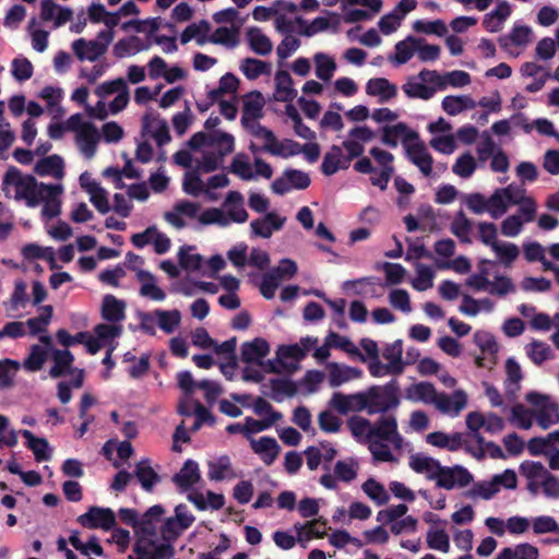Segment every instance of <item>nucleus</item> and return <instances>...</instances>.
Here are the masks:
<instances>
[{
    "label": "nucleus",
    "mask_w": 559,
    "mask_h": 559,
    "mask_svg": "<svg viewBox=\"0 0 559 559\" xmlns=\"http://www.w3.org/2000/svg\"><path fill=\"white\" fill-rule=\"evenodd\" d=\"M188 528L174 516L167 518L160 526L163 543L158 544L153 538H138L133 545L136 558L129 556L128 559H171L176 552L173 544Z\"/></svg>",
    "instance_id": "1"
},
{
    "label": "nucleus",
    "mask_w": 559,
    "mask_h": 559,
    "mask_svg": "<svg viewBox=\"0 0 559 559\" xmlns=\"http://www.w3.org/2000/svg\"><path fill=\"white\" fill-rule=\"evenodd\" d=\"M2 183L4 190L8 186H13L15 200H24L28 207H35L41 202L45 190H57L55 185L38 182L34 176L23 175L15 166L8 168Z\"/></svg>",
    "instance_id": "2"
},
{
    "label": "nucleus",
    "mask_w": 559,
    "mask_h": 559,
    "mask_svg": "<svg viewBox=\"0 0 559 559\" xmlns=\"http://www.w3.org/2000/svg\"><path fill=\"white\" fill-rule=\"evenodd\" d=\"M400 384L397 380L392 379L384 385H371L362 392L369 415L384 414L400 405L399 399Z\"/></svg>",
    "instance_id": "3"
},
{
    "label": "nucleus",
    "mask_w": 559,
    "mask_h": 559,
    "mask_svg": "<svg viewBox=\"0 0 559 559\" xmlns=\"http://www.w3.org/2000/svg\"><path fill=\"white\" fill-rule=\"evenodd\" d=\"M526 401L537 408L536 421L543 429L559 423V406L551 402L548 395L530 392L526 394Z\"/></svg>",
    "instance_id": "4"
},
{
    "label": "nucleus",
    "mask_w": 559,
    "mask_h": 559,
    "mask_svg": "<svg viewBox=\"0 0 559 559\" xmlns=\"http://www.w3.org/2000/svg\"><path fill=\"white\" fill-rule=\"evenodd\" d=\"M429 478L436 479L437 486L447 490L453 489L456 485L459 487H465L473 480L472 474L461 465L453 467L440 465L435 474L429 475Z\"/></svg>",
    "instance_id": "5"
},
{
    "label": "nucleus",
    "mask_w": 559,
    "mask_h": 559,
    "mask_svg": "<svg viewBox=\"0 0 559 559\" xmlns=\"http://www.w3.org/2000/svg\"><path fill=\"white\" fill-rule=\"evenodd\" d=\"M78 522L83 527L104 531H111L117 523L115 512L109 508L100 507H91L87 512L78 518Z\"/></svg>",
    "instance_id": "6"
},
{
    "label": "nucleus",
    "mask_w": 559,
    "mask_h": 559,
    "mask_svg": "<svg viewBox=\"0 0 559 559\" xmlns=\"http://www.w3.org/2000/svg\"><path fill=\"white\" fill-rule=\"evenodd\" d=\"M329 406L341 415H347L350 412L366 411L367 402L362 392L354 394L334 392L329 401Z\"/></svg>",
    "instance_id": "7"
},
{
    "label": "nucleus",
    "mask_w": 559,
    "mask_h": 559,
    "mask_svg": "<svg viewBox=\"0 0 559 559\" xmlns=\"http://www.w3.org/2000/svg\"><path fill=\"white\" fill-rule=\"evenodd\" d=\"M467 406V394L459 389L452 394L440 392L435 407L442 414L456 417Z\"/></svg>",
    "instance_id": "8"
},
{
    "label": "nucleus",
    "mask_w": 559,
    "mask_h": 559,
    "mask_svg": "<svg viewBox=\"0 0 559 559\" xmlns=\"http://www.w3.org/2000/svg\"><path fill=\"white\" fill-rule=\"evenodd\" d=\"M142 132L151 133L158 146H164L171 140L167 122L163 119H158V117L152 112H146L143 116Z\"/></svg>",
    "instance_id": "9"
},
{
    "label": "nucleus",
    "mask_w": 559,
    "mask_h": 559,
    "mask_svg": "<svg viewBox=\"0 0 559 559\" xmlns=\"http://www.w3.org/2000/svg\"><path fill=\"white\" fill-rule=\"evenodd\" d=\"M344 285L345 287H355V294L370 298H380L385 287V284L376 276L347 281Z\"/></svg>",
    "instance_id": "10"
},
{
    "label": "nucleus",
    "mask_w": 559,
    "mask_h": 559,
    "mask_svg": "<svg viewBox=\"0 0 559 559\" xmlns=\"http://www.w3.org/2000/svg\"><path fill=\"white\" fill-rule=\"evenodd\" d=\"M402 138L404 145L406 146L408 141L418 140V133L408 129V127L399 122L394 126H384L382 129L381 141L383 144L390 147L397 146V140Z\"/></svg>",
    "instance_id": "11"
},
{
    "label": "nucleus",
    "mask_w": 559,
    "mask_h": 559,
    "mask_svg": "<svg viewBox=\"0 0 559 559\" xmlns=\"http://www.w3.org/2000/svg\"><path fill=\"white\" fill-rule=\"evenodd\" d=\"M264 107V97L261 92L252 91L245 95L241 123L248 127L249 121H254L262 117Z\"/></svg>",
    "instance_id": "12"
},
{
    "label": "nucleus",
    "mask_w": 559,
    "mask_h": 559,
    "mask_svg": "<svg viewBox=\"0 0 559 559\" xmlns=\"http://www.w3.org/2000/svg\"><path fill=\"white\" fill-rule=\"evenodd\" d=\"M286 218L280 217L275 212L266 213L262 218L253 219L250 224L251 230L255 236L270 238L274 230H280Z\"/></svg>",
    "instance_id": "13"
},
{
    "label": "nucleus",
    "mask_w": 559,
    "mask_h": 559,
    "mask_svg": "<svg viewBox=\"0 0 559 559\" xmlns=\"http://www.w3.org/2000/svg\"><path fill=\"white\" fill-rule=\"evenodd\" d=\"M397 420L394 416H381L373 424L368 433L369 443H378L392 438V433L396 432Z\"/></svg>",
    "instance_id": "14"
},
{
    "label": "nucleus",
    "mask_w": 559,
    "mask_h": 559,
    "mask_svg": "<svg viewBox=\"0 0 559 559\" xmlns=\"http://www.w3.org/2000/svg\"><path fill=\"white\" fill-rule=\"evenodd\" d=\"M250 447L255 454L260 455L262 462L267 466L274 463L281 451L276 439L266 436L261 437L259 440L251 439Z\"/></svg>",
    "instance_id": "15"
},
{
    "label": "nucleus",
    "mask_w": 559,
    "mask_h": 559,
    "mask_svg": "<svg viewBox=\"0 0 559 559\" xmlns=\"http://www.w3.org/2000/svg\"><path fill=\"white\" fill-rule=\"evenodd\" d=\"M99 139V132L92 122H86L82 130L76 133V142L86 158L94 157Z\"/></svg>",
    "instance_id": "16"
},
{
    "label": "nucleus",
    "mask_w": 559,
    "mask_h": 559,
    "mask_svg": "<svg viewBox=\"0 0 559 559\" xmlns=\"http://www.w3.org/2000/svg\"><path fill=\"white\" fill-rule=\"evenodd\" d=\"M406 154L408 159L416 165L419 170L426 176L432 173V156L427 152L423 142L406 145Z\"/></svg>",
    "instance_id": "17"
},
{
    "label": "nucleus",
    "mask_w": 559,
    "mask_h": 559,
    "mask_svg": "<svg viewBox=\"0 0 559 559\" xmlns=\"http://www.w3.org/2000/svg\"><path fill=\"white\" fill-rule=\"evenodd\" d=\"M366 93L369 96H378L379 103L384 104L396 97L397 87L385 78H373L367 82Z\"/></svg>",
    "instance_id": "18"
},
{
    "label": "nucleus",
    "mask_w": 559,
    "mask_h": 559,
    "mask_svg": "<svg viewBox=\"0 0 559 559\" xmlns=\"http://www.w3.org/2000/svg\"><path fill=\"white\" fill-rule=\"evenodd\" d=\"M270 353V345L266 340L255 337L251 342H245L241 345L240 358L243 362L262 364L261 360Z\"/></svg>",
    "instance_id": "19"
},
{
    "label": "nucleus",
    "mask_w": 559,
    "mask_h": 559,
    "mask_svg": "<svg viewBox=\"0 0 559 559\" xmlns=\"http://www.w3.org/2000/svg\"><path fill=\"white\" fill-rule=\"evenodd\" d=\"M72 49L74 55L81 61L85 59L95 61L107 51L106 44H102L98 40L86 41L84 38L74 40L72 43Z\"/></svg>",
    "instance_id": "20"
},
{
    "label": "nucleus",
    "mask_w": 559,
    "mask_h": 559,
    "mask_svg": "<svg viewBox=\"0 0 559 559\" xmlns=\"http://www.w3.org/2000/svg\"><path fill=\"white\" fill-rule=\"evenodd\" d=\"M440 392L431 382L421 381L414 383L406 389V399L412 402H423L435 405Z\"/></svg>",
    "instance_id": "21"
},
{
    "label": "nucleus",
    "mask_w": 559,
    "mask_h": 559,
    "mask_svg": "<svg viewBox=\"0 0 559 559\" xmlns=\"http://www.w3.org/2000/svg\"><path fill=\"white\" fill-rule=\"evenodd\" d=\"M201 479V474L199 469V465L193 460H187L183 463L181 469L174 475L173 481L182 490L186 491L190 489L193 485L199 483Z\"/></svg>",
    "instance_id": "22"
},
{
    "label": "nucleus",
    "mask_w": 559,
    "mask_h": 559,
    "mask_svg": "<svg viewBox=\"0 0 559 559\" xmlns=\"http://www.w3.org/2000/svg\"><path fill=\"white\" fill-rule=\"evenodd\" d=\"M297 96V90L294 88V81L286 70H278L275 74V94L277 102L290 103Z\"/></svg>",
    "instance_id": "23"
},
{
    "label": "nucleus",
    "mask_w": 559,
    "mask_h": 559,
    "mask_svg": "<svg viewBox=\"0 0 559 559\" xmlns=\"http://www.w3.org/2000/svg\"><path fill=\"white\" fill-rule=\"evenodd\" d=\"M329 383L332 388H337L350 380L361 377L362 371L355 367L342 366L337 362H330L329 366Z\"/></svg>",
    "instance_id": "24"
},
{
    "label": "nucleus",
    "mask_w": 559,
    "mask_h": 559,
    "mask_svg": "<svg viewBox=\"0 0 559 559\" xmlns=\"http://www.w3.org/2000/svg\"><path fill=\"white\" fill-rule=\"evenodd\" d=\"M34 171L40 177L52 176L60 179L64 175L63 159L60 155L57 154L40 158L35 164Z\"/></svg>",
    "instance_id": "25"
},
{
    "label": "nucleus",
    "mask_w": 559,
    "mask_h": 559,
    "mask_svg": "<svg viewBox=\"0 0 559 559\" xmlns=\"http://www.w3.org/2000/svg\"><path fill=\"white\" fill-rule=\"evenodd\" d=\"M102 317L108 322H120L126 318V302L114 295H105L102 302Z\"/></svg>",
    "instance_id": "26"
},
{
    "label": "nucleus",
    "mask_w": 559,
    "mask_h": 559,
    "mask_svg": "<svg viewBox=\"0 0 559 559\" xmlns=\"http://www.w3.org/2000/svg\"><path fill=\"white\" fill-rule=\"evenodd\" d=\"M276 355L283 367L293 372L299 368L298 361L305 358V349L299 344L281 345Z\"/></svg>",
    "instance_id": "27"
},
{
    "label": "nucleus",
    "mask_w": 559,
    "mask_h": 559,
    "mask_svg": "<svg viewBox=\"0 0 559 559\" xmlns=\"http://www.w3.org/2000/svg\"><path fill=\"white\" fill-rule=\"evenodd\" d=\"M53 366L49 370V376L53 379L60 378L73 371L72 365L74 356L69 349H55L52 353Z\"/></svg>",
    "instance_id": "28"
},
{
    "label": "nucleus",
    "mask_w": 559,
    "mask_h": 559,
    "mask_svg": "<svg viewBox=\"0 0 559 559\" xmlns=\"http://www.w3.org/2000/svg\"><path fill=\"white\" fill-rule=\"evenodd\" d=\"M138 280L142 283L140 295L148 297L155 301H163L166 298V293L155 284V276L145 270H140L136 273Z\"/></svg>",
    "instance_id": "29"
},
{
    "label": "nucleus",
    "mask_w": 559,
    "mask_h": 559,
    "mask_svg": "<svg viewBox=\"0 0 559 559\" xmlns=\"http://www.w3.org/2000/svg\"><path fill=\"white\" fill-rule=\"evenodd\" d=\"M164 514L165 509L162 504H154L148 508L140 518V533L154 537L156 535V524L160 522Z\"/></svg>",
    "instance_id": "30"
},
{
    "label": "nucleus",
    "mask_w": 559,
    "mask_h": 559,
    "mask_svg": "<svg viewBox=\"0 0 559 559\" xmlns=\"http://www.w3.org/2000/svg\"><path fill=\"white\" fill-rule=\"evenodd\" d=\"M402 354H403L402 340H396L393 343L388 344L382 352V356L384 359H386L389 361L392 374H394V376H400L404 371L405 362L402 359Z\"/></svg>",
    "instance_id": "31"
},
{
    "label": "nucleus",
    "mask_w": 559,
    "mask_h": 559,
    "mask_svg": "<svg viewBox=\"0 0 559 559\" xmlns=\"http://www.w3.org/2000/svg\"><path fill=\"white\" fill-rule=\"evenodd\" d=\"M80 183L82 188H84L91 194V202L99 213L106 214L110 211V205L105 189L99 187L95 181L85 185L84 175L80 176Z\"/></svg>",
    "instance_id": "32"
},
{
    "label": "nucleus",
    "mask_w": 559,
    "mask_h": 559,
    "mask_svg": "<svg viewBox=\"0 0 559 559\" xmlns=\"http://www.w3.org/2000/svg\"><path fill=\"white\" fill-rule=\"evenodd\" d=\"M21 435L26 439V447L33 452L37 462L50 460L49 443L47 439L34 436L29 430H21Z\"/></svg>",
    "instance_id": "33"
},
{
    "label": "nucleus",
    "mask_w": 559,
    "mask_h": 559,
    "mask_svg": "<svg viewBox=\"0 0 559 559\" xmlns=\"http://www.w3.org/2000/svg\"><path fill=\"white\" fill-rule=\"evenodd\" d=\"M442 109L450 116H456L464 110L474 109L476 102L468 95H449L442 99Z\"/></svg>",
    "instance_id": "34"
},
{
    "label": "nucleus",
    "mask_w": 559,
    "mask_h": 559,
    "mask_svg": "<svg viewBox=\"0 0 559 559\" xmlns=\"http://www.w3.org/2000/svg\"><path fill=\"white\" fill-rule=\"evenodd\" d=\"M134 475L145 491H152L153 487L160 481L159 475L150 465L148 460L136 463Z\"/></svg>",
    "instance_id": "35"
},
{
    "label": "nucleus",
    "mask_w": 559,
    "mask_h": 559,
    "mask_svg": "<svg viewBox=\"0 0 559 559\" xmlns=\"http://www.w3.org/2000/svg\"><path fill=\"white\" fill-rule=\"evenodd\" d=\"M539 551L538 548L528 544L522 543L516 545L515 547H506L503 548L496 559H538Z\"/></svg>",
    "instance_id": "36"
},
{
    "label": "nucleus",
    "mask_w": 559,
    "mask_h": 559,
    "mask_svg": "<svg viewBox=\"0 0 559 559\" xmlns=\"http://www.w3.org/2000/svg\"><path fill=\"white\" fill-rule=\"evenodd\" d=\"M55 187L57 188L55 191L45 190L41 200L44 202L41 214L48 219L57 217L61 212V201L58 195L62 193V187L59 185H55Z\"/></svg>",
    "instance_id": "37"
},
{
    "label": "nucleus",
    "mask_w": 559,
    "mask_h": 559,
    "mask_svg": "<svg viewBox=\"0 0 559 559\" xmlns=\"http://www.w3.org/2000/svg\"><path fill=\"white\" fill-rule=\"evenodd\" d=\"M210 28V23L206 20H202L199 24L192 23L181 33L180 41L182 45H186L195 38L198 45H204L207 41L206 34Z\"/></svg>",
    "instance_id": "38"
},
{
    "label": "nucleus",
    "mask_w": 559,
    "mask_h": 559,
    "mask_svg": "<svg viewBox=\"0 0 559 559\" xmlns=\"http://www.w3.org/2000/svg\"><path fill=\"white\" fill-rule=\"evenodd\" d=\"M240 70L248 80H255L263 74L271 73V63L248 57L241 61Z\"/></svg>",
    "instance_id": "39"
},
{
    "label": "nucleus",
    "mask_w": 559,
    "mask_h": 559,
    "mask_svg": "<svg viewBox=\"0 0 559 559\" xmlns=\"http://www.w3.org/2000/svg\"><path fill=\"white\" fill-rule=\"evenodd\" d=\"M402 90L408 98H419L424 100L432 98L437 92L435 86H429L423 82H416L415 78L409 79L402 86Z\"/></svg>",
    "instance_id": "40"
},
{
    "label": "nucleus",
    "mask_w": 559,
    "mask_h": 559,
    "mask_svg": "<svg viewBox=\"0 0 559 559\" xmlns=\"http://www.w3.org/2000/svg\"><path fill=\"white\" fill-rule=\"evenodd\" d=\"M251 133L255 138H262L265 140V145L263 147L264 151L269 152L272 155L281 154L283 145H280V142L277 141V138L266 127L255 123L251 128Z\"/></svg>",
    "instance_id": "41"
},
{
    "label": "nucleus",
    "mask_w": 559,
    "mask_h": 559,
    "mask_svg": "<svg viewBox=\"0 0 559 559\" xmlns=\"http://www.w3.org/2000/svg\"><path fill=\"white\" fill-rule=\"evenodd\" d=\"M222 144H225V148L219 150L221 157H225L226 155L234 152L235 139L230 133L219 130L207 133L206 146L216 147L222 146Z\"/></svg>",
    "instance_id": "42"
},
{
    "label": "nucleus",
    "mask_w": 559,
    "mask_h": 559,
    "mask_svg": "<svg viewBox=\"0 0 559 559\" xmlns=\"http://www.w3.org/2000/svg\"><path fill=\"white\" fill-rule=\"evenodd\" d=\"M144 49H146V47L143 46L141 38L138 36H130L118 40L115 44L112 51L117 58H124L128 55L136 53Z\"/></svg>",
    "instance_id": "43"
},
{
    "label": "nucleus",
    "mask_w": 559,
    "mask_h": 559,
    "mask_svg": "<svg viewBox=\"0 0 559 559\" xmlns=\"http://www.w3.org/2000/svg\"><path fill=\"white\" fill-rule=\"evenodd\" d=\"M526 354L535 365H542L544 361L554 358L551 347L540 341H533L526 346Z\"/></svg>",
    "instance_id": "44"
},
{
    "label": "nucleus",
    "mask_w": 559,
    "mask_h": 559,
    "mask_svg": "<svg viewBox=\"0 0 559 559\" xmlns=\"http://www.w3.org/2000/svg\"><path fill=\"white\" fill-rule=\"evenodd\" d=\"M472 229V223L466 217L464 212L461 210L455 215L453 222L451 223V231L455 235L461 242L471 243L469 233Z\"/></svg>",
    "instance_id": "45"
},
{
    "label": "nucleus",
    "mask_w": 559,
    "mask_h": 559,
    "mask_svg": "<svg viewBox=\"0 0 559 559\" xmlns=\"http://www.w3.org/2000/svg\"><path fill=\"white\" fill-rule=\"evenodd\" d=\"M238 34L239 31L236 27L228 28L221 26L215 29V32L210 38H207V40L213 44L225 45L229 48H234L239 44Z\"/></svg>",
    "instance_id": "46"
},
{
    "label": "nucleus",
    "mask_w": 559,
    "mask_h": 559,
    "mask_svg": "<svg viewBox=\"0 0 559 559\" xmlns=\"http://www.w3.org/2000/svg\"><path fill=\"white\" fill-rule=\"evenodd\" d=\"M295 23L302 27L299 34L306 37H312L317 33L326 31L330 26L329 20L323 16L316 17L310 24H307V21L301 16H296Z\"/></svg>",
    "instance_id": "47"
},
{
    "label": "nucleus",
    "mask_w": 559,
    "mask_h": 559,
    "mask_svg": "<svg viewBox=\"0 0 559 559\" xmlns=\"http://www.w3.org/2000/svg\"><path fill=\"white\" fill-rule=\"evenodd\" d=\"M316 75L322 81H330L336 70L335 61L323 52L314 55Z\"/></svg>",
    "instance_id": "48"
},
{
    "label": "nucleus",
    "mask_w": 559,
    "mask_h": 559,
    "mask_svg": "<svg viewBox=\"0 0 559 559\" xmlns=\"http://www.w3.org/2000/svg\"><path fill=\"white\" fill-rule=\"evenodd\" d=\"M409 466L414 472L418 474L429 473L432 475L436 473L437 468L440 467V462L430 456L415 454L409 459Z\"/></svg>",
    "instance_id": "49"
},
{
    "label": "nucleus",
    "mask_w": 559,
    "mask_h": 559,
    "mask_svg": "<svg viewBox=\"0 0 559 559\" xmlns=\"http://www.w3.org/2000/svg\"><path fill=\"white\" fill-rule=\"evenodd\" d=\"M362 490L378 506L386 504L390 499L384 486L373 478H369L364 483Z\"/></svg>",
    "instance_id": "50"
},
{
    "label": "nucleus",
    "mask_w": 559,
    "mask_h": 559,
    "mask_svg": "<svg viewBox=\"0 0 559 559\" xmlns=\"http://www.w3.org/2000/svg\"><path fill=\"white\" fill-rule=\"evenodd\" d=\"M347 427L357 441L368 442V433L371 429V421L365 417L352 416L347 420Z\"/></svg>",
    "instance_id": "51"
},
{
    "label": "nucleus",
    "mask_w": 559,
    "mask_h": 559,
    "mask_svg": "<svg viewBox=\"0 0 559 559\" xmlns=\"http://www.w3.org/2000/svg\"><path fill=\"white\" fill-rule=\"evenodd\" d=\"M342 147L332 145L331 148L324 154L321 164V171L325 176H333L340 170Z\"/></svg>",
    "instance_id": "52"
},
{
    "label": "nucleus",
    "mask_w": 559,
    "mask_h": 559,
    "mask_svg": "<svg viewBox=\"0 0 559 559\" xmlns=\"http://www.w3.org/2000/svg\"><path fill=\"white\" fill-rule=\"evenodd\" d=\"M325 526H326V520L323 518L313 519L309 521L305 526L302 525H295L298 535L299 540L302 539L301 533L307 528L305 532V539L310 540L313 537L322 538L325 535Z\"/></svg>",
    "instance_id": "53"
},
{
    "label": "nucleus",
    "mask_w": 559,
    "mask_h": 559,
    "mask_svg": "<svg viewBox=\"0 0 559 559\" xmlns=\"http://www.w3.org/2000/svg\"><path fill=\"white\" fill-rule=\"evenodd\" d=\"M250 48L260 56H266L272 51V41L259 29H250L248 33Z\"/></svg>",
    "instance_id": "54"
},
{
    "label": "nucleus",
    "mask_w": 559,
    "mask_h": 559,
    "mask_svg": "<svg viewBox=\"0 0 559 559\" xmlns=\"http://www.w3.org/2000/svg\"><path fill=\"white\" fill-rule=\"evenodd\" d=\"M418 43L419 41L413 36H408L405 40L396 43L394 56L396 63L404 64L408 62L412 59L416 50V44Z\"/></svg>",
    "instance_id": "55"
},
{
    "label": "nucleus",
    "mask_w": 559,
    "mask_h": 559,
    "mask_svg": "<svg viewBox=\"0 0 559 559\" xmlns=\"http://www.w3.org/2000/svg\"><path fill=\"white\" fill-rule=\"evenodd\" d=\"M416 272H417V276L412 283V286L416 290L424 292L433 286L435 273L428 265L417 263Z\"/></svg>",
    "instance_id": "56"
},
{
    "label": "nucleus",
    "mask_w": 559,
    "mask_h": 559,
    "mask_svg": "<svg viewBox=\"0 0 559 559\" xmlns=\"http://www.w3.org/2000/svg\"><path fill=\"white\" fill-rule=\"evenodd\" d=\"M413 29L416 33L435 34L442 37L447 34L448 28L442 20L424 21L417 20L413 23Z\"/></svg>",
    "instance_id": "57"
},
{
    "label": "nucleus",
    "mask_w": 559,
    "mask_h": 559,
    "mask_svg": "<svg viewBox=\"0 0 559 559\" xmlns=\"http://www.w3.org/2000/svg\"><path fill=\"white\" fill-rule=\"evenodd\" d=\"M47 359V352L40 345H32L28 356L24 360V368L28 371L35 372L43 368Z\"/></svg>",
    "instance_id": "58"
},
{
    "label": "nucleus",
    "mask_w": 559,
    "mask_h": 559,
    "mask_svg": "<svg viewBox=\"0 0 559 559\" xmlns=\"http://www.w3.org/2000/svg\"><path fill=\"white\" fill-rule=\"evenodd\" d=\"M182 190L192 197H199L202 192H204V183L201 179L199 171L191 170L185 174L182 181Z\"/></svg>",
    "instance_id": "59"
},
{
    "label": "nucleus",
    "mask_w": 559,
    "mask_h": 559,
    "mask_svg": "<svg viewBox=\"0 0 559 559\" xmlns=\"http://www.w3.org/2000/svg\"><path fill=\"white\" fill-rule=\"evenodd\" d=\"M154 314L158 318L159 328L166 333H173L180 323V312L178 310L166 311L155 310Z\"/></svg>",
    "instance_id": "60"
},
{
    "label": "nucleus",
    "mask_w": 559,
    "mask_h": 559,
    "mask_svg": "<svg viewBox=\"0 0 559 559\" xmlns=\"http://www.w3.org/2000/svg\"><path fill=\"white\" fill-rule=\"evenodd\" d=\"M20 369V364L16 360L4 359L0 360V388L8 389L13 385L15 373Z\"/></svg>",
    "instance_id": "61"
},
{
    "label": "nucleus",
    "mask_w": 559,
    "mask_h": 559,
    "mask_svg": "<svg viewBox=\"0 0 559 559\" xmlns=\"http://www.w3.org/2000/svg\"><path fill=\"white\" fill-rule=\"evenodd\" d=\"M191 249H193V247H181L179 249V265L186 271H198L202 265L203 258L199 253H189Z\"/></svg>",
    "instance_id": "62"
},
{
    "label": "nucleus",
    "mask_w": 559,
    "mask_h": 559,
    "mask_svg": "<svg viewBox=\"0 0 559 559\" xmlns=\"http://www.w3.org/2000/svg\"><path fill=\"white\" fill-rule=\"evenodd\" d=\"M475 169L476 162L471 153L462 154L452 167V171L462 178H469Z\"/></svg>",
    "instance_id": "63"
},
{
    "label": "nucleus",
    "mask_w": 559,
    "mask_h": 559,
    "mask_svg": "<svg viewBox=\"0 0 559 559\" xmlns=\"http://www.w3.org/2000/svg\"><path fill=\"white\" fill-rule=\"evenodd\" d=\"M487 201L488 212L493 218L502 216L510 205L506 195L501 192V188L497 189Z\"/></svg>",
    "instance_id": "64"
}]
</instances>
